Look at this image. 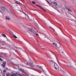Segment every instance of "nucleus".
<instances>
[{
    "label": "nucleus",
    "mask_w": 76,
    "mask_h": 76,
    "mask_svg": "<svg viewBox=\"0 0 76 76\" xmlns=\"http://www.w3.org/2000/svg\"><path fill=\"white\" fill-rule=\"evenodd\" d=\"M50 61L52 63H54V67L55 68V69L56 70H57L58 71H59V67H58V66L57 64L56 63H55V62L53 61L52 60H50Z\"/></svg>",
    "instance_id": "f257e3e1"
},
{
    "label": "nucleus",
    "mask_w": 76,
    "mask_h": 76,
    "mask_svg": "<svg viewBox=\"0 0 76 76\" xmlns=\"http://www.w3.org/2000/svg\"><path fill=\"white\" fill-rule=\"evenodd\" d=\"M58 45L55 42H53L52 43V44L53 45H55L56 47H58V48H60V44L57 41Z\"/></svg>",
    "instance_id": "f03ea898"
},
{
    "label": "nucleus",
    "mask_w": 76,
    "mask_h": 76,
    "mask_svg": "<svg viewBox=\"0 0 76 76\" xmlns=\"http://www.w3.org/2000/svg\"><path fill=\"white\" fill-rule=\"evenodd\" d=\"M69 66L70 67H71L72 69H76V64H74L73 65V66L70 63H69Z\"/></svg>",
    "instance_id": "7ed1b4c3"
},
{
    "label": "nucleus",
    "mask_w": 76,
    "mask_h": 76,
    "mask_svg": "<svg viewBox=\"0 0 76 76\" xmlns=\"http://www.w3.org/2000/svg\"><path fill=\"white\" fill-rule=\"evenodd\" d=\"M36 6H37V7H39L40 8V9H42V10H43V11H44L45 12L46 11L45 10H44V9L43 8H42V7H41V6H39L38 4H36Z\"/></svg>",
    "instance_id": "20e7f679"
},
{
    "label": "nucleus",
    "mask_w": 76,
    "mask_h": 76,
    "mask_svg": "<svg viewBox=\"0 0 76 76\" xmlns=\"http://www.w3.org/2000/svg\"><path fill=\"white\" fill-rule=\"evenodd\" d=\"M6 61H4L3 63L2 64L3 67H5L6 66Z\"/></svg>",
    "instance_id": "39448f33"
},
{
    "label": "nucleus",
    "mask_w": 76,
    "mask_h": 76,
    "mask_svg": "<svg viewBox=\"0 0 76 76\" xmlns=\"http://www.w3.org/2000/svg\"><path fill=\"white\" fill-rule=\"evenodd\" d=\"M30 66H31V67H33V66H34V64L33 62H31V63H30Z\"/></svg>",
    "instance_id": "423d86ee"
},
{
    "label": "nucleus",
    "mask_w": 76,
    "mask_h": 76,
    "mask_svg": "<svg viewBox=\"0 0 76 76\" xmlns=\"http://www.w3.org/2000/svg\"><path fill=\"white\" fill-rule=\"evenodd\" d=\"M6 19L7 20H10V18L9 17L6 16Z\"/></svg>",
    "instance_id": "0eeeda50"
},
{
    "label": "nucleus",
    "mask_w": 76,
    "mask_h": 76,
    "mask_svg": "<svg viewBox=\"0 0 76 76\" xmlns=\"http://www.w3.org/2000/svg\"><path fill=\"white\" fill-rule=\"evenodd\" d=\"M32 28H28V31H30V32H32Z\"/></svg>",
    "instance_id": "6e6552de"
},
{
    "label": "nucleus",
    "mask_w": 76,
    "mask_h": 76,
    "mask_svg": "<svg viewBox=\"0 0 76 76\" xmlns=\"http://www.w3.org/2000/svg\"><path fill=\"white\" fill-rule=\"evenodd\" d=\"M1 9H2V10H5L6 8H5V7H4L3 6H2V7H1Z\"/></svg>",
    "instance_id": "1a4fd4ad"
},
{
    "label": "nucleus",
    "mask_w": 76,
    "mask_h": 76,
    "mask_svg": "<svg viewBox=\"0 0 76 76\" xmlns=\"http://www.w3.org/2000/svg\"><path fill=\"white\" fill-rule=\"evenodd\" d=\"M19 75V74L18 72L16 73V74H14V76H18Z\"/></svg>",
    "instance_id": "9d476101"
},
{
    "label": "nucleus",
    "mask_w": 76,
    "mask_h": 76,
    "mask_svg": "<svg viewBox=\"0 0 76 76\" xmlns=\"http://www.w3.org/2000/svg\"><path fill=\"white\" fill-rule=\"evenodd\" d=\"M0 42L1 44H4V42L1 41V40H0Z\"/></svg>",
    "instance_id": "9b49d317"
},
{
    "label": "nucleus",
    "mask_w": 76,
    "mask_h": 76,
    "mask_svg": "<svg viewBox=\"0 0 76 76\" xmlns=\"http://www.w3.org/2000/svg\"><path fill=\"white\" fill-rule=\"evenodd\" d=\"M16 3H18V4H22V3H20V2H19V1H16Z\"/></svg>",
    "instance_id": "f8f14e48"
},
{
    "label": "nucleus",
    "mask_w": 76,
    "mask_h": 76,
    "mask_svg": "<svg viewBox=\"0 0 76 76\" xmlns=\"http://www.w3.org/2000/svg\"><path fill=\"white\" fill-rule=\"evenodd\" d=\"M49 28L51 29H52L54 31V32H55V30H54V29H53V28H51V26H50Z\"/></svg>",
    "instance_id": "ddd939ff"
},
{
    "label": "nucleus",
    "mask_w": 76,
    "mask_h": 76,
    "mask_svg": "<svg viewBox=\"0 0 76 76\" xmlns=\"http://www.w3.org/2000/svg\"><path fill=\"white\" fill-rule=\"evenodd\" d=\"M34 34H36V35H39L38 34H37V32H36V31H34Z\"/></svg>",
    "instance_id": "4468645a"
},
{
    "label": "nucleus",
    "mask_w": 76,
    "mask_h": 76,
    "mask_svg": "<svg viewBox=\"0 0 76 76\" xmlns=\"http://www.w3.org/2000/svg\"><path fill=\"white\" fill-rule=\"evenodd\" d=\"M68 10L69 12H72V10H71V9H70V8H69V9H68Z\"/></svg>",
    "instance_id": "2eb2a0df"
},
{
    "label": "nucleus",
    "mask_w": 76,
    "mask_h": 76,
    "mask_svg": "<svg viewBox=\"0 0 76 76\" xmlns=\"http://www.w3.org/2000/svg\"><path fill=\"white\" fill-rule=\"evenodd\" d=\"M53 4H55V5H56V6H57V2H54L53 3Z\"/></svg>",
    "instance_id": "dca6fc26"
},
{
    "label": "nucleus",
    "mask_w": 76,
    "mask_h": 76,
    "mask_svg": "<svg viewBox=\"0 0 76 76\" xmlns=\"http://www.w3.org/2000/svg\"><path fill=\"white\" fill-rule=\"evenodd\" d=\"M39 69H42V70H43V69H42V66H39Z\"/></svg>",
    "instance_id": "f3484780"
},
{
    "label": "nucleus",
    "mask_w": 76,
    "mask_h": 76,
    "mask_svg": "<svg viewBox=\"0 0 76 76\" xmlns=\"http://www.w3.org/2000/svg\"><path fill=\"white\" fill-rule=\"evenodd\" d=\"M69 7H65V8L66 9V10H68L69 9Z\"/></svg>",
    "instance_id": "a211bd4d"
},
{
    "label": "nucleus",
    "mask_w": 76,
    "mask_h": 76,
    "mask_svg": "<svg viewBox=\"0 0 76 76\" xmlns=\"http://www.w3.org/2000/svg\"><path fill=\"white\" fill-rule=\"evenodd\" d=\"M2 36L4 37H6V35L4 34H2Z\"/></svg>",
    "instance_id": "6ab92c4d"
},
{
    "label": "nucleus",
    "mask_w": 76,
    "mask_h": 76,
    "mask_svg": "<svg viewBox=\"0 0 76 76\" xmlns=\"http://www.w3.org/2000/svg\"><path fill=\"white\" fill-rule=\"evenodd\" d=\"M13 37H14V38H17V37L16 36H15V35H13Z\"/></svg>",
    "instance_id": "aec40b11"
},
{
    "label": "nucleus",
    "mask_w": 76,
    "mask_h": 76,
    "mask_svg": "<svg viewBox=\"0 0 76 76\" xmlns=\"http://www.w3.org/2000/svg\"><path fill=\"white\" fill-rule=\"evenodd\" d=\"M20 76H25L23 74H20Z\"/></svg>",
    "instance_id": "412c9836"
},
{
    "label": "nucleus",
    "mask_w": 76,
    "mask_h": 76,
    "mask_svg": "<svg viewBox=\"0 0 76 76\" xmlns=\"http://www.w3.org/2000/svg\"><path fill=\"white\" fill-rule=\"evenodd\" d=\"M32 3H33V4H35L36 3H35V2L34 1H32Z\"/></svg>",
    "instance_id": "4be33fe9"
},
{
    "label": "nucleus",
    "mask_w": 76,
    "mask_h": 76,
    "mask_svg": "<svg viewBox=\"0 0 76 76\" xmlns=\"http://www.w3.org/2000/svg\"><path fill=\"white\" fill-rule=\"evenodd\" d=\"M10 76V74L9 73H8L7 74V76Z\"/></svg>",
    "instance_id": "5701e85b"
},
{
    "label": "nucleus",
    "mask_w": 76,
    "mask_h": 76,
    "mask_svg": "<svg viewBox=\"0 0 76 76\" xmlns=\"http://www.w3.org/2000/svg\"><path fill=\"white\" fill-rule=\"evenodd\" d=\"M3 72L5 73V72H6V70H4Z\"/></svg>",
    "instance_id": "b1692460"
},
{
    "label": "nucleus",
    "mask_w": 76,
    "mask_h": 76,
    "mask_svg": "<svg viewBox=\"0 0 76 76\" xmlns=\"http://www.w3.org/2000/svg\"><path fill=\"white\" fill-rule=\"evenodd\" d=\"M26 16H27V17H28V18L29 19V16H28V15H27Z\"/></svg>",
    "instance_id": "393cba45"
},
{
    "label": "nucleus",
    "mask_w": 76,
    "mask_h": 76,
    "mask_svg": "<svg viewBox=\"0 0 76 76\" xmlns=\"http://www.w3.org/2000/svg\"><path fill=\"white\" fill-rule=\"evenodd\" d=\"M0 61H3V60H2V59H1V58H0Z\"/></svg>",
    "instance_id": "a878e982"
},
{
    "label": "nucleus",
    "mask_w": 76,
    "mask_h": 76,
    "mask_svg": "<svg viewBox=\"0 0 76 76\" xmlns=\"http://www.w3.org/2000/svg\"><path fill=\"white\" fill-rule=\"evenodd\" d=\"M28 68L29 69H33L32 68L28 67Z\"/></svg>",
    "instance_id": "bb28decb"
},
{
    "label": "nucleus",
    "mask_w": 76,
    "mask_h": 76,
    "mask_svg": "<svg viewBox=\"0 0 76 76\" xmlns=\"http://www.w3.org/2000/svg\"><path fill=\"white\" fill-rule=\"evenodd\" d=\"M26 63H27V65H29V64H28V63L27 62Z\"/></svg>",
    "instance_id": "cd10ccee"
},
{
    "label": "nucleus",
    "mask_w": 76,
    "mask_h": 76,
    "mask_svg": "<svg viewBox=\"0 0 76 76\" xmlns=\"http://www.w3.org/2000/svg\"><path fill=\"white\" fill-rule=\"evenodd\" d=\"M11 76H14L13 75H11Z\"/></svg>",
    "instance_id": "c85d7f7f"
},
{
    "label": "nucleus",
    "mask_w": 76,
    "mask_h": 76,
    "mask_svg": "<svg viewBox=\"0 0 76 76\" xmlns=\"http://www.w3.org/2000/svg\"><path fill=\"white\" fill-rule=\"evenodd\" d=\"M48 1V3H50V2H49V1Z\"/></svg>",
    "instance_id": "c756f323"
},
{
    "label": "nucleus",
    "mask_w": 76,
    "mask_h": 76,
    "mask_svg": "<svg viewBox=\"0 0 76 76\" xmlns=\"http://www.w3.org/2000/svg\"><path fill=\"white\" fill-rule=\"evenodd\" d=\"M63 53H64L63 52H62V54H63Z\"/></svg>",
    "instance_id": "7c9ffc66"
},
{
    "label": "nucleus",
    "mask_w": 76,
    "mask_h": 76,
    "mask_svg": "<svg viewBox=\"0 0 76 76\" xmlns=\"http://www.w3.org/2000/svg\"><path fill=\"white\" fill-rule=\"evenodd\" d=\"M56 8H58V7H57V6H56Z\"/></svg>",
    "instance_id": "2f4dec72"
},
{
    "label": "nucleus",
    "mask_w": 76,
    "mask_h": 76,
    "mask_svg": "<svg viewBox=\"0 0 76 76\" xmlns=\"http://www.w3.org/2000/svg\"><path fill=\"white\" fill-rule=\"evenodd\" d=\"M49 4H50V5H51V4L50 3Z\"/></svg>",
    "instance_id": "473e14b6"
},
{
    "label": "nucleus",
    "mask_w": 76,
    "mask_h": 76,
    "mask_svg": "<svg viewBox=\"0 0 76 76\" xmlns=\"http://www.w3.org/2000/svg\"><path fill=\"white\" fill-rule=\"evenodd\" d=\"M1 54H2V55H3V53H1Z\"/></svg>",
    "instance_id": "72a5a7b5"
},
{
    "label": "nucleus",
    "mask_w": 76,
    "mask_h": 76,
    "mask_svg": "<svg viewBox=\"0 0 76 76\" xmlns=\"http://www.w3.org/2000/svg\"><path fill=\"white\" fill-rule=\"evenodd\" d=\"M23 6H25V5H23Z\"/></svg>",
    "instance_id": "f704fd0d"
},
{
    "label": "nucleus",
    "mask_w": 76,
    "mask_h": 76,
    "mask_svg": "<svg viewBox=\"0 0 76 76\" xmlns=\"http://www.w3.org/2000/svg\"><path fill=\"white\" fill-rule=\"evenodd\" d=\"M25 15H26V14L25 13H24Z\"/></svg>",
    "instance_id": "c9c22d12"
},
{
    "label": "nucleus",
    "mask_w": 76,
    "mask_h": 76,
    "mask_svg": "<svg viewBox=\"0 0 76 76\" xmlns=\"http://www.w3.org/2000/svg\"><path fill=\"white\" fill-rule=\"evenodd\" d=\"M37 66H38V67H39V65H37Z\"/></svg>",
    "instance_id": "e433bc0d"
},
{
    "label": "nucleus",
    "mask_w": 76,
    "mask_h": 76,
    "mask_svg": "<svg viewBox=\"0 0 76 76\" xmlns=\"http://www.w3.org/2000/svg\"><path fill=\"white\" fill-rule=\"evenodd\" d=\"M58 5H57V7H58Z\"/></svg>",
    "instance_id": "4c0bfd02"
},
{
    "label": "nucleus",
    "mask_w": 76,
    "mask_h": 76,
    "mask_svg": "<svg viewBox=\"0 0 76 76\" xmlns=\"http://www.w3.org/2000/svg\"><path fill=\"white\" fill-rule=\"evenodd\" d=\"M46 1H48L47 0H46Z\"/></svg>",
    "instance_id": "58836bf2"
},
{
    "label": "nucleus",
    "mask_w": 76,
    "mask_h": 76,
    "mask_svg": "<svg viewBox=\"0 0 76 76\" xmlns=\"http://www.w3.org/2000/svg\"><path fill=\"white\" fill-rule=\"evenodd\" d=\"M0 57H1V55H0Z\"/></svg>",
    "instance_id": "ea45409f"
},
{
    "label": "nucleus",
    "mask_w": 76,
    "mask_h": 76,
    "mask_svg": "<svg viewBox=\"0 0 76 76\" xmlns=\"http://www.w3.org/2000/svg\"><path fill=\"white\" fill-rule=\"evenodd\" d=\"M0 12H1L0 11Z\"/></svg>",
    "instance_id": "a19ab883"
},
{
    "label": "nucleus",
    "mask_w": 76,
    "mask_h": 76,
    "mask_svg": "<svg viewBox=\"0 0 76 76\" xmlns=\"http://www.w3.org/2000/svg\"><path fill=\"white\" fill-rule=\"evenodd\" d=\"M38 45H39V44H38Z\"/></svg>",
    "instance_id": "79ce46f5"
},
{
    "label": "nucleus",
    "mask_w": 76,
    "mask_h": 76,
    "mask_svg": "<svg viewBox=\"0 0 76 76\" xmlns=\"http://www.w3.org/2000/svg\"><path fill=\"white\" fill-rule=\"evenodd\" d=\"M67 65H68V64H67Z\"/></svg>",
    "instance_id": "37998d69"
},
{
    "label": "nucleus",
    "mask_w": 76,
    "mask_h": 76,
    "mask_svg": "<svg viewBox=\"0 0 76 76\" xmlns=\"http://www.w3.org/2000/svg\"><path fill=\"white\" fill-rule=\"evenodd\" d=\"M20 12H21V11H20Z\"/></svg>",
    "instance_id": "c03bdc74"
}]
</instances>
